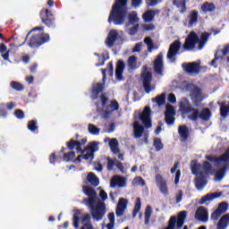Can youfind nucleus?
Here are the masks:
<instances>
[{"mask_svg": "<svg viewBox=\"0 0 229 229\" xmlns=\"http://www.w3.org/2000/svg\"><path fill=\"white\" fill-rule=\"evenodd\" d=\"M83 192L89 196L84 201L90 208L91 216L96 221H101L105 217V203L99 201L96 191L89 186H83Z\"/></svg>", "mask_w": 229, "mask_h": 229, "instance_id": "nucleus-1", "label": "nucleus"}, {"mask_svg": "<svg viewBox=\"0 0 229 229\" xmlns=\"http://www.w3.org/2000/svg\"><path fill=\"white\" fill-rule=\"evenodd\" d=\"M191 169L192 174L196 175L195 187L198 191H203L207 187V177L208 174H213L212 165L205 161L202 165L196 160L191 161Z\"/></svg>", "mask_w": 229, "mask_h": 229, "instance_id": "nucleus-2", "label": "nucleus"}, {"mask_svg": "<svg viewBox=\"0 0 229 229\" xmlns=\"http://www.w3.org/2000/svg\"><path fill=\"white\" fill-rule=\"evenodd\" d=\"M151 109L149 106H146L141 114H140V120L134 121L132 123L133 135L135 139H140L142 135L145 138V142H148V131L145 128H151ZM144 124V126L142 125Z\"/></svg>", "mask_w": 229, "mask_h": 229, "instance_id": "nucleus-3", "label": "nucleus"}, {"mask_svg": "<svg viewBox=\"0 0 229 229\" xmlns=\"http://www.w3.org/2000/svg\"><path fill=\"white\" fill-rule=\"evenodd\" d=\"M206 158L208 162H212L216 167H218L215 173V182H221L229 169V148L220 157L207 156Z\"/></svg>", "mask_w": 229, "mask_h": 229, "instance_id": "nucleus-4", "label": "nucleus"}, {"mask_svg": "<svg viewBox=\"0 0 229 229\" xmlns=\"http://www.w3.org/2000/svg\"><path fill=\"white\" fill-rule=\"evenodd\" d=\"M208 37H210V34L203 32L199 38L196 32L191 31L186 38V40L183 44V48L185 51H191L195 49L196 45H198L199 49L201 50L203 47H205V46H207V42H208Z\"/></svg>", "mask_w": 229, "mask_h": 229, "instance_id": "nucleus-5", "label": "nucleus"}, {"mask_svg": "<svg viewBox=\"0 0 229 229\" xmlns=\"http://www.w3.org/2000/svg\"><path fill=\"white\" fill-rule=\"evenodd\" d=\"M126 3L128 0H116L109 14L108 22L114 24H123L126 18Z\"/></svg>", "mask_w": 229, "mask_h": 229, "instance_id": "nucleus-6", "label": "nucleus"}, {"mask_svg": "<svg viewBox=\"0 0 229 229\" xmlns=\"http://www.w3.org/2000/svg\"><path fill=\"white\" fill-rule=\"evenodd\" d=\"M180 112L184 115H188L190 121H198L199 110L192 107L187 98H182L180 102Z\"/></svg>", "mask_w": 229, "mask_h": 229, "instance_id": "nucleus-7", "label": "nucleus"}, {"mask_svg": "<svg viewBox=\"0 0 229 229\" xmlns=\"http://www.w3.org/2000/svg\"><path fill=\"white\" fill-rule=\"evenodd\" d=\"M101 99V106H102V114L105 119H110V115L115 112V110H119V103L115 100H112L109 105L106 106L108 103V98L105 96L100 98Z\"/></svg>", "mask_w": 229, "mask_h": 229, "instance_id": "nucleus-8", "label": "nucleus"}, {"mask_svg": "<svg viewBox=\"0 0 229 229\" xmlns=\"http://www.w3.org/2000/svg\"><path fill=\"white\" fill-rule=\"evenodd\" d=\"M98 151H99V142L92 141L82 152L83 155L79 156L78 158L75 159V161L81 162V158H84V160H92L94 158V153Z\"/></svg>", "mask_w": 229, "mask_h": 229, "instance_id": "nucleus-9", "label": "nucleus"}, {"mask_svg": "<svg viewBox=\"0 0 229 229\" xmlns=\"http://www.w3.org/2000/svg\"><path fill=\"white\" fill-rule=\"evenodd\" d=\"M144 71L141 73V80L143 83V89L147 94L155 90V84H153V77L149 71L147 70V66H143Z\"/></svg>", "mask_w": 229, "mask_h": 229, "instance_id": "nucleus-10", "label": "nucleus"}, {"mask_svg": "<svg viewBox=\"0 0 229 229\" xmlns=\"http://www.w3.org/2000/svg\"><path fill=\"white\" fill-rule=\"evenodd\" d=\"M46 42H49V34H39L32 36L28 45L30 47H39L42 44H46Z\"/></svg>", "mask_w": 229, "mask_h": 229, "instance_id": "nucleus-11", "label": "nucleus"}, {"mask_svg": "<svg viewBox=\"0 0 229 229\" xmlns=\"http://www.w3.org/2000/svg\"><path fill=\"white\" fill-rule=\"evenodd\" d=\"M191 89V98L195 105V106H199L201 101H203V97H201V89L196 87L194 84L188 85Z\"/></svg>", "mask_w": 229, "mask_h": 229, "instance_id": "nucleus-12", "label": "nucleus"}, {"mask_svg": "<svg viewBox=\"0 0 229 229\" xmlns=\"http://www.w3.org/2000/svg\"><path fill=\"white\" fill-rule=\"evenodd\" d=\"M119 38H123V32H118L115 30H110L106 39V47H114V44H115V40H119Z\"/></svg>", "mask_w": 229, "mask_h": 229, "instance_id": "nucleus-13", "label": "nucleus"}, {"mask_svg": "<svg viewBox=\"0 0 229 229\" xmlns=\"http://www.w3.org/2000/svg\"><path fill=\"white\" fill-rule=\"evenodd\" d=\"M180 47H182V43L180 41L175 40L169 47L166 58L167 60H171L172 62H174V57L178 53H180Z\"/></svg>", "mask_w": 229, "mask_h": 229, "instance_id": "nucleus-14", "label": "nucleus"}, {"mask_svg": "<svg viewBox=\"0 0 229 229\" xmlns=\"http://www.w3.org/2000/svg\"><path fill=\"white\" fill-rule=\"evenodd\" d=\"M156 183L162 194L167 196L169 194V189L167 188V182L165 181L164 177L160 174L156 175Z\"/></svg>", "mask_w": 229, "mask_h": 229, "instance_id": "nucleus-15", "label": "nucleus"}, {"mask_svg": "<svg viewBox=\"0 0 229 229\" xmlns=\"http://www.w3.org/2000/svg\"><path fill=\"white\" fill-rule=\"evenodd\" d=\"M126 178L119 175H114L111 181H110V186L113 189H115V187H119L120 189H123L126 187Z\"/></svg>", "mask_w": 229, "mask_h": 229, "instance_id": "nucleus-16", "label": "nucleus"}, {"mask_svg": "<svg viewBox=\"0 0 229 229\" xmlns=\"http://www.w3.org/2000/svg\"><path fill=\"white\" fill-rule=\"evenodd\" d=\"M182 68L188 74H198L199 72V64L198 63H184Z\"/></svg>", "mask_w": 229, "mask_h": 229, "instance_id": "nucleus-17", "label": "nucleus"}, {"mask_svg": "<svg viewBox=\"0 0 229 229\" xmlns=\"http://www.w3.org/2000/svg\"><path fill=\"white\" fill-rule=\"evenodd\" d=\"M226 210H228V204L226 202L220 203L217 209L212 213L211 219L213 221H217V219H219V216L222 214H225V212H226Z\"/></svg>", "mask_w": 229, "mask_h": 229, "instance_id": "nucleus-18", "label": "nucleus"}, {"mask_svg": "<svg viewBox=\"0 0 229 229\" xmlns=\"http://www.w3.org/2000/svg\"><path fill=\"white\" fill-rule=\"evenodd\" d=\"M174 106H171V104L166 105V112H165V123L166 124H174Z\"/></svg>", "mask_w": 229, "mask_h": 229, "instance_id": "nucleus-19", "label": "nucleus"}, {"mask_svg": "<svg viewBox=\"0 0 229 229\" xmlns=\"http://www.w3.org/2000/svg\"><path fill=\"white\" fill-rule=\"evenodd\" d=\"M195 219L202 223H207V221H208V212L207 209L203 207H199L195 213Z\"/></svg>", "mask_w": 229, "mask_h": 229, "instance_id": "nucleus-20", "label": "nucleus"}, {"mask_svg": "<svg viewBox=\"0 0 229 229\" xmlns=\"http://www.w3.org/2000/svg\"><path fill=\"white\" fill-rule=\"evenodd\" d=\"M86 142L87 140H82L81 142L71 140L69 142H67V146L69 149H76L77 153H82L83 155V148H81V146H83V144Z\"/></svg>", "mask_w": 229, "mask_h": 229, "instance_id": "nucleus-21", "label": "nucleus"}, {"mask_svg": "<svg viewBox=\"0 0 229 229\" xmlns=\"http://www.w3.org/2000/svg\"><path fill=\"white\" fill-rule=\"evenodd\" d=\"M164 55L159 54L154 61V71L157 74H162L164 69Z\"/></svg>", "mask_w": 229, "mask_h": 229, "instance_id": "nucleus-22", "label": "nucleus"}, {"mask_svg": "<svg viewBox=\"0 0 229 229\" xmlns=\"http://www.w3.org/2000/svg\"><path fill=\"white\" fill-rule=\"evenodd\" d=\"M128 205V200L122 198L119 199L117 207H116V216L121 217L124 215V211L126 210V207Z\"/></svg>", "mask_w": 229, "mask_h": 229, "instance_id": "nucleus-23", "label": "nucleus"}, {"mask_svg": "<svg viewBox=\"0 0 229 229\" xmlns=\"http://www.w3.org/2000/svg\"><path fill=\"white\" fill-rule=\"evenodd\" d=\"M40 15L42 22L44 24H47V26H49V24H51V21H54L53 14L48 10L42 11Z\"/></svg>", "mask_w": 229, "mask_h": 229, "instance_id": "nucleus-24", "label": "nucleus"}, {"mask_svg": "<svg viewBox=\"0 0 229 229\" xmlns=\"http://www.w3.org/2000/svg\"><path fill=\"white\" fill-rule=\"evenodd\" d=\"M123 72H124V62L118 61L116 64L115 76L116 80H123Z\"/></svg>", "mask_w": 229, "mask_h": 229, "instance_id": "nucleus-25", "label": "nucleus"}, {"mask_svg": "<svg viewBox=\"0 0 229 229\" xmlns=\"http://www.w3.org/2000/svg\"><path fill=\"white\" fill-rule=\"evenodd\" d=\"M109 148L114 155H119L121 150L119 149V141H117V139L114 138L109 140Z\"/></svg>", "mask_w": 229, "mask_h": 229, "instance_id": "nucleus-26", "label": "nucleus"}, {"mask_svg": "<svg viewBox=\"0 0 229 229\" xmlns=\"http://www.w3.org/2000/svg\"><path fill=\"white\" fill-rule=\"evenodd\" d=\"M215 10L216 5L214 4V3L205 2L200 7V12L202 13H208L210 12H214Z\"/></svg>", "mask_w": 229, "mask_h": 229, "instance_id": "nucleus-27", "label": "nucleus"}, {"mask_svg": "<svg viewBox=\"0 0 229 229\" xmlns=\"http://www.w3.org/2000/svg\"><path fill=\"white\" fill-rule=\"evenodd\" d=\"M217 198H221V193H217V192L208 193L201 199L200 203L201 205H205L207 201H212V199H217Z\"/></svg>", "mask_w": 229, "mask_h": 229, "instance_id": "nucleus-28", "label": "nucleus"}, {"mask_svg": "<svg viewBox=\"0 0 229 229\" xmlns=\"http://www.w3.org/2000/svg\"><path fill=\"white\" fill-rule=\"evenodd\" d=\"M228 225H229V215L226 214L220 218L217 224V229H226L228 228Z\"/></svg>", "mask_w": 229, "mask_h": 229, "instance_id": "nucleus-29", "label": "nucleus"}, {"mask_svg": "<svg viewBox=\"0 0 229 229\" xmlns=\"http://www.w3.org/2000/svg\"><path fill=\"white\" fill-rule=\"evenodd\" d=\"M0 53L4 60L10 62V51L6 48V45L0 44Z\"/></svg>", "mask_w": 229, "mask_h": 229, "instance_id": "nucleus-30", "label": "nucleus"}, {"mask_svg": "<svg viewBox=\"0 0 229 229\" xmlns=\"http://www.w3.org/2000/svg\"><path fill=\"white\" fill-rule=\"evenodd\" d=\"M198 117L202 119V121H208L212 117V114L208 108H204L200 113L199 112Z\"/></svg>", "mask_w": 229, "mask_h": 229, "instance_id": "nucleus-31", "label": "nucleus"}, {"mask_svg": "<svg viewBox=\"0 0 229 229\" xmlns=\"http://www.w3.org/2000/svg\"><path fill=\"white\" fill-rule=\"evenodd\" d=\"M127 64L131 71H135L137 69V57L135 55L130 56Z\"/></svg>", "mask_w": 229, "mask_h": 229, "instance_id": "nucleus-32", "label": "nucleus"}, {"mask_svg": "<svg viewBox=\"0 0 229 229\" xmlns=\"http://www.w3.org/2000/svg\"><path fill=\"white\" fill-rule=\"evenodd\" d=\"M174 6L178 8L181 13L185 12V0H174Z\"/></svg>", "mask_w": 229, "mask_h": 229, "instance_id": "nucleus-33", "label": "nucleus"}, {"mask_svg": "<svg viewBox=\"0 0 229 229\" xmlns=\"http://www.w3.org/2000/svg\"><path fill=\"white\" fill-rule=\"evenodd\" d=\"M88 182H89V183H91L94 187H98V185H99V179L98 176H96V174H94V173L89 174Z\"/></svg>", "mask_w": 229, "mask_h": 229, "instance_id": "nucleus-34", "label": "nucleus"}, {"mask_svg": "<svg viewBox=\"0 0 229 229\" xmlns=\"http://www.w3.org/2000/svg\"><path fill=\"white\" fill-rule=\"evenodd\" d=\"M178 165H180V163H175L174 166L172 167V169H171L172 174H174V173H176V174H175V179H174L175 184H176V183H179V182H180V176H181V174H182V173L180 172V170H177V171H176V169H178Z\"/></svg>", "mask_w": 229, "mask_h": 229, "instance_id": "nucleus-35", "label": "nucleus"}, {"mask_svg": "<svg viewBox=\"0 0 229 229\" xmlns=\"http://www.w3.org/2000/svg\"><path fill=\"white\" fill-rule=\"evenodd\" d=\"M153 103H157L158 106H162L165 103V93H163L154 98H152Z\"/></svg>", "mask_w": 229, "mask_h": 229, "instance_id": "nucleus-36", "label": "nucleus"}, {"mask_svg": "<svg viewBox=\"0 0 229 229\" xmlns=\"http://www.w3.org/2000/svg\"><path fill=\"white\" fill-rule=\"evenodd\" d=\"M198 22V12L192 11L189 16V26H195Z\"/></svg>", "mask_w": 229, "mask_h": 229, "instance_id": "nucleus-37", "label": "nucleus"}, {"mask_svg": "<svg viewBox=\"0 0 229 229\" xmlns=\"http://www.w3.org/2000/svg\"><path fill=\"white\" fill-rule=\"evenodd\" d=\"M178 131L182 139H183V140H187V137L189 135V129L187 128V126H180Z\"/></svg>", "mask_w": 229, "mask_h": 229, "instance_id": "nucleus-38", "label": "nucleus"}, {"mask_svg": "<svg viewBox=\"0 0 229 229\" xmlns=\"http://www.w3.org/2000/svg\"><path fill=\"white\" fill-rule=\"evenodd\" d=\"M88 131H89L91 135H99V133L101 132V129L98 128L92 123H89L88 125Z\"/></svg>", "mask_w": 229, "mask_h": 229, "instance_id": "nucleus-39", "label": "nucleus"}, {"mask_svg": "<svg viewBox=\"0 0 229 229\" xmlns=\"http://www.w3.org/2000/svg\"><path fill=\"white\" fill-rule=\"evenodd\" d=\"M143 20L145 22H151L153 19H155V12L153 11H148L145 13H143Z\"/></svg>", "mask_w": 229, "mask_h": 229, "instance_id": "nucleus-40", "label": "nucleus"}, {"mask_svg": "<svg viewBox=\"0 0 229 229\" xmlns=\"http://www.w3.org/2000/svg\"><path fill=\"white\" fill-rule=\"evenodd\" d=\"M153 214V209L151 206H148L145 210V225H149V219H151V215Z\"/></svg>", "mask_w": 229, "mask_h": 229, "instance_id": "nucleus-41", "label": "nucleus"}, {"mask_svg": "<svg viewBox=\"0 0 229 229\" xmlns=\"http://www.w3.org/2000/svg\"><path fill=\"white\" fill-rule=\"evenodd\" d=\"M140 208H141L140 198H137L135 205H134V211H133V214H132L133 217H137V214H139V212H140Z\"/></svg>", "mask_w": 229, "mask_h": 229, "instance_id": "nucleus-42", "label": "nucleus"}, {"mask_svg": "<svg viewBox=\"0 0 229 229\" xmlns=\"http://www.w3.org/2000/svg\"><path fill=\"white\" fill-rule=\"evenodd\" d=\"M11 87L14 90H17L18 92H22V90H24V86L22 84H21L20 82H17V81H12L11 82Z\"/></svg>", "mask_w": 229, "mask_h": 229, "instance_id": "nucleus-43", "label": "nucleus"}, {"mask_svg": "<svg viewBox=\"0 0 229 229\" xmlns=\"http://www.w3.org/2000/svg\"><path fill=\"white\" fill-rule=\"evenodd\" d=\"M132 185L134 187H139V185L143 187V185H146V182H144V179H142V177H136L132 181Z\"/></svg>", "mask_w": 229, "mask_h": 229, "instance_id": "nucleus-44", "label": "nucleus"}, {"mask_svg": "<svg viewBox=\"0 0 229 229\" xmlns=\"http://www.w3.org/2000/svg\"><path fill=\"white\" fill-rule=\"evenodd\" d=\"M154 147L156 151H162V149H164V144H162V140L160 139L154 140Z\"/></svg>", "mask_w": 229, "mask_h": 229, "instance_id": "nucleus-45", "label": "nucleus"}, {"mask_svg": "<svg viewBox=\"0 0 229 229\" xmlns=\"http://www.w3.org/2000/svg\"><path fill=\"white\" fill-rule=\"evenodd\" d=\"M75 157H76V154L73 151H72V152L64 154V162H71V161L74 160Z\"/></svg>", "mask_w": 229, "mask_h": 229, "instance_id": "nucleus-46", "label": "nucleus"}, {"mask_svg": "<svg viewBox=\"0 0 229 229\" xmlns=\"http://www.w3.org/2000/svg\"><path fill=\"white\" fill-rule=\"evenodd\" d=\"M144 42L148 46V51L151 53V51L155 49V46L153 45V39H151V38H145Z\"/></svg>", "mask_w": 229, "mask_h": 229, "instance_id": "nucleus-47", "label": "nucleus"}, {"mask_svg": "<svg viewBox=\"0 0 229 229\" xmlns=\"http://www.w3.org/2000/svg\"><path fill=\"white\" fill-rule=\"evenodd\" d=\"M129 22L130 24H135L139 22V17H137V13H129Z\"/></svg>", "mask_w": 229, "mask_h": 229, "instance_id": "nucleus-48", "label": "nucleus"}, {"mask_svg": "<svg viewBox=\"0 0 229 229\" xmlns=\"http://www.w3.org/2000/svg\"><path fill=\"white\" fill-rule=\"evenodd\" d=\"M103 90V84L98 82L93 85V94H99Z\"/></svg>", "mask_w": 229, "mask_h": 229, "instance_id": "nucleus-49", "label": "nucleus"}, {"mask_svg": "<svg viewBox=\"0 0 229 229\" xmlns=\"http://www.w3.org/2000/svg\"><path fill=\"white\" fill-rule=\"evenodd\" d=\"M220 114L222 117H226V115H228V107L226 106V105H220Z\"/></svg>", "mask_w": 229, "mask_h": 229, "instance_id": "nucleus-50", "label": "nucleus"}, {"mask_svg": "<svg viewBox=\"0 0 229 229\" xmlns=\"http://www.w3.org/2000/svg\"><path fill=\"white\" fill-rule=\"evenodd\" d=\"M28 128L29 130H30V131H35L36 130H38V127H37V122L35 121L29 122Z\"/></svg>", "mask_w": 229, "mask_h": 229, "instance_id": "nucleus-51", "label": "nucleus"}, {"mask_svg": "<svg viewBox=\"0 0 229 229\" xmlns=\"http://www.w3.org/2000/svg\"><path fill=\"white\" fill-rule=\"evenodd\" d=\"M80 216H78V213H75L73 215V226L74 228H80Z\"/></svg>", "mask_w": 229, "mask_h": 229, "instance_id": "nucleus-52", "label": "nucleus"}, {"mask_svg": "<svg viewBox=\"0 0 229 229\" xmlns=\"http://www.w3.org/2000/svg\"><path fill=\"white\" fill-rule=\"evenodd\" d=\"M114 165H115V161H114V159H111L110 157H107L108 171H112V169H114Z\"/></svg>", "mask_w": 229, "mask_h": 229, "instance_id": "nucleus-53", "label": "nucleus"}, {"mask_svg": "<svg viewBox=\"0 0 229 229\" xmlns=\"http://www.w3.org/2000/svg\"><path fill=\"white\" fill-rule=\"evenodd\" d=\"M142 50V42L137 43L133 49H132V53H140V51Z\"/></svg>", "mask_w": 229, "mask_h": 229, "instance_id": "nucleus-54", "label": "nucleus"}, {"mask_svg": "<svg viewBox=\"0 0 229 229\" xmlns=\"http://www.w3.org/2000/svg\"><path fill=\"white\" fill-rule=\"evenodd\" d=\"M14 115H16L17 119H24V112L21 109H17L14 112Z\"/></svg>", "mask_w": 229, "mask_h": 229, "instance_id": "nucleus-55", "label": "nucleus"}, {"mask_svg": "<svg viewBox=\"0 0 229 229\" xmlns=\"http://www.w3.org/2000/svg\"><path fill=\"white\" fill-rule=\"evenodd\" d=\"M168 101H169V103H172L173 105H174V103H176V96H174V94H173V93L169 94Z\"/></svg>", "mask_w": 229, "mask_h": 229, "instance_id": "nucleus-56", "label": "nucleus"}, {"mask_svg": "<svg viewBox=\"0 0 229 229\" xmlns=\"http://www.w3.org/2000/svg\"><path fill=\"white\" fill-rule=\"evenodd\" d=\"M182 197H183V191H179L176 194V203H182Z\"/></svg>", "mask_w": 229, "mask_h": 229, "instance_id": "nucleus-57", "label": "nucleus"}, {"mask_svg": "<svg viewBox=\"0 0 229 229\" xmlns=\"http://www.w3.org/2000/svg\"><path fill=\"white\" fill-rule=\"evenodd\" d=\"M99 196L103 201H106V199H108V195L103 190H100Z\"/></svg>", "mask_w": 229, "mask_h": 229, "instance_id": "nucleus-58", "label": "nucleus"}, {"mask_svg": "<svg viewBox=\"0 0 229 229\" xmlns=\"http://www.w3.org/2000/svg\"><path fill=\"white\" fill-rule=\"evenodd\" d=\"M148 6H157L158 4V0H146Z\"/></svg>", "mask_w": 229, "mask_h": 229, "instance_id": "nucleus-59", "label": "nucleus"}, {"mask_svg": "<svg viewBox=\"0 0 229 229\" xmlns=\"http://www.w3.org/2000/svg\"><path fill=\"white\" fill-rule=\"evenodd\" d=\"M141 4L142 0H132V6H134V8H139Z\"/></svg>", "mask_w": 229, "mask_h": 229, "instance_id": "nucleus-60", "label": "nucleus"}, {"mask_svg": "<svg viewBox=\"0 0 229 229\" xmlns=\"http://www.w3.org/2000/svg\"><path fill=\"white\" fill-rule=\"evenodd\" d=\"M116 167L121 171V173H123V174L126 173L124 166H123V163H121V162L116 163Z\"/></svg>", "mask_w": 229, "mask_h": 229, "instance_id": "nucleus-61", "label": "nucleus"}, {"mask_svg": "<svg viewBox=\"0 0 229 229\" xmlns=\"http://www.w3.org/2000/svg\"><path fill=\"white\" fill-rule=\"evenodd\" d=\"M143 28L146 30V31H152V30H155V26L151 24L144 25Z\"/></svg>", "mask_w": 229, "mask_h": 229, "instance_id": "nucleus-62", "label": "nucleus"}, {"mask_svg": "<svg viewBox=\"0 0 229 229\" xmlns=\"http://www.w3.org/2000/svg\"><path fill=\"white\" fill-rule=\"evenodd\" d=\"M137 30H139V27H137V26H134V27L131 28L129 30L130 35H135V33H137Z\"/></svg>", "mask_w": 229, "mask_h": 229, "instance_id": "nucleus-63", "label": "nucleus"}, {"mask_svg": "<svg viewBox=\"0 0 229 229\" xmlns=\"http://www.w3.org/2000/svg\"><path fill=\"white\" fill-rule=\"evenodd\" d=\"M14 106H17V105L15 103H13V102L8 103L6 105L7 110H13Z\"/></svg>", "mask_w": 229, "mask_h": 229, "instance_id": "nucleus-64", "label": "nucleus"}]
</instances>
